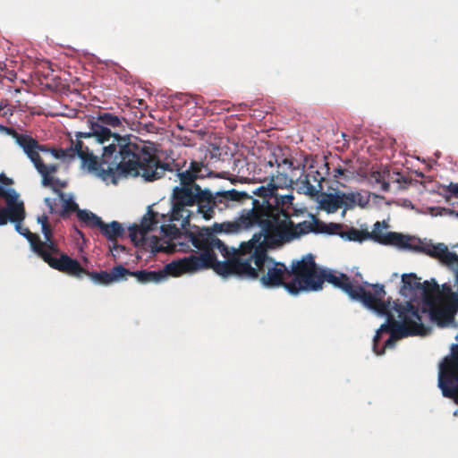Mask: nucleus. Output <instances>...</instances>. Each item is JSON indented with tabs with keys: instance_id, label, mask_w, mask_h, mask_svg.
I'll return each instance as SVG.
<instances>
[{
	"instance_id": "1",
	"label": "nucleus",
	"mask_w": 458,
	"mask_h": 458,
	"mask_svg": "<svg viewBox=\"0 0 458 458\" xmlns=\"http://www.w3.org/2000/svg\"><path fill=\"white\" fill-rule=\"evenodd\" d=\"M256 232L250 240L243 242L238 249L228 248L222 241H216L212 235L206 233L200 241L195 240L201 248L211 246L217 248L218 253L225 258L224 261L210 255L208 268L224 277L237 276L248 280H259L266 288L283 286L288 292V284L294 282L296 276L284 263L276 261L268 255V250L276 249L293 242L286 235L285 230L278 224L276 225H260L243 231ZM212 249L209 248V250Z\"/></svg>"
},
{
	"instance_id": "2",
	"label": "nucleus",
	"mask_w": 458,
	"mask_h": 458,
	"mask_svg": "<svg viewBox=\"0 0 458 458\" xmlns=\"http://www.w3.org/2000/svg\"><path fill=\"white\" fill-rule=\"evenodd\" d=\"M123 117L107 112H99L97 116L88 119L89 131H77L78 138L94 140L105 144L99 163L100 178L116 184L121 178L140 176L146 182L162 178L166 171H172L170 165L162 162L146 146L133 142L130 136H121L112 130L123 127Z\"/></svg>"
},
{
	"instance_id": "3",
	"label": "nucleus",
	"mask_w": 458,
	"mask_h": 458,
	"mask_svg": "<svg viewBox=\"0 0 458 458\" xmlns=\"http://www.w3.org/2000/svg\"><path fill=\"white\" fill-rule=\"evenodd\" d=\"M269 179L267 185H261L252 193L259 199H254L251 195L245 201H251L250 208L242 210L239 217L232 222H224L216 225V232L226 233H238L242 229H249L260 225H276L287 223L293 216H297L300 210L294 206L293 193L280 194V189L293 188V181L285 170L277 169L268 173Z\"/></svg>"
},
{
	"instance_id": "4",
	"label": "nucleus",
	"mask_w": 458,
	"mask_h": 458,
	"mask_svg": "<svg viewBox=\"0 0 458 458\" xmlns=\"http://www.w3.org/2000/svg\"><path fill=\"white\" fill-rule=\"evenodd\" d=\"M209 174L207 165L194 160L191 161L186 170L178 172L180 185L175 186L172 193L173 219H181L182 226L188 223L191 215L187 207L196 206L197 213L204 219L210 220L214 217L216 209L221 212L227 208H233L250 198L247 192L235 189L215 193L208 189H202L196 183V180L205 178Z\"/></svg>"
},
{
	"instance_id": "5",
	"label": "nucleus",
	"mask_w": 458,
	"mask_h": 458,
	"mask_svg": "<svg viewBox=\"0 0 458 458\" xmlns=\"http://www.w3.org/2000/svg\"><path fill=\"white\" fill-rule=\"evenodd\" d=\"M292 272L295 274L296 278L293 283L288 284L290 294L316 292L322 289L323 284L327 282L344 291L352 300L360 301L379 314L387 311L389 302L382 301L386 294L384 285L373 284V293L367 291L362 285L352 284L346 274L320 269L312 254H308L300 260H293Z\"/></svg>"
},
{
	"instance_id": "6",
	"label": "nucleus",
	"mask_w": 458,
	"mask_h": 458,
	"mask_svg": "<svg viewBox=\"0 0 458 458\" xmlns=\"http://www.w3.org/2000/svg\"><path fill=\"white\" fill-rule=\"evenodd\" d=\"M382 301H385L383 299ZM386 301L389 302V306L384 315L387 317V321L381 325L380 328L377 331L374 337V350L377 348L382 333H389L392 335V338L399 340L410 335H427L430 332V327L423 323L419 306L414 305L411 301H407L405 304L394 302L393 309L398 313V318H400V321H397L390 313V300ZM375 352L377 354H382L384 350Z\"/></svg>"
},
{
	"instance_id": "7",
	"label": "nucleus",
	"mask_w": 458,
	"mask_h": 458,
	"mask_svg": "<svg viewBox=\"0 0 458 458\" xmlns=\"http://www.w3.org/2000/svg\"><path fill=\"white\" fill-rule=\"evenodd\" d=\"M191 214H192V212H191ZM191 216V215H190ZM190 218L191 216H189L188 218V223L183 225V226L182 225V221L181 219H173V212L171 213V216H170V221L171 222H179V226L176 225L175 224H168V225H161V232L163 233V236L166 239V241H165V242L166 243V246H157V245H155L154 248L157 251H160V250H167V251H174V250H181V251H184L185 249H184V246H188V244L184 243L183 241H186L187 242H191L192 244V246H194L196 249H198L199 250H200L201 252L199 254H202V253H205L206 250L208 251V253L214 257L216 258L217 256V253H218V250H217V248H213L210 246V249H212L211 250H209V246H207V248H201L198 243L197 242H195V240L197 241H200L201 239V236L202 235L203 237H206V233H209L212 235V238L216 240V241H220L216 233H217L216 230L215 229V225L216 224H215L213 225V230H210L208 228H202V229H199V228H196L195 231H191L189 229H187V226L190 225Z\"/></svg>"
},
{
	"instance_id": "8",
	"label": "nucleus",
	"mask_w": 458,
	"mask_h": 458,
	"mask_svg": "<svg viewBox=\"0 0 458 458\" xmlns=\"http://www.w3.org/2000/svg\"><path fill=\"white\" fill-rule=\"evenodd\" d=\"M210 254L206 250V252L202 254H192L189 257L174 260L158 271L138 270L131 272L129 270L126 276H133L140 284L159 283L165 279L167 275L178 276L183 273L207 269L208 266H210Z\"/></svg>"
},
{
	"instance_id": "9",
	"label": "nucleus",
	"mask_w": 458,
	"mask_h": 458,
	"mask_svg": "<svg viewBox=\"0 0 458 458\" xmlns=\"http://www.w3.org/2000/svg\"><path fill=\"white\" fill-rule=\"evenodd\" d=\"M74 137L75 140L70 139L69 148H53L51 156L55 159L64 161H71L77 157L81 160L82 167L87 168L88 171L94 173L100 178V170H104V166L99 163L98 157L89 149V145L83 142L84 138H78L77 132H75Z\"/></svg>"
},
{
	"instance_id": "10",
	"label": "nucleus",
	"mask_w": 458,
	"mask_h": 458,
	"mask_svg": "<svg viewBox=\"0 0 458 458\" xmlns=\"http://www.w3.org/2000/svg\"><path fill=\"white\" fill-rule=\"evenodd\" d=\"M8 135L12 136L15 142L22 148L35 169L41 176L42 185H51L53 181L50 178L51 174H56L59 170V164H45L40 155L36 152L38 140L29 134L17 132L13 128L9 130Z\"/></svg>"
},
{
	"instance_id": "11",
	"label": "nucleus",
	"mask_w": 458,
	"mask_h": 458,
	"mask_svg": "<svg viewBox=\"0 0 458 458\" xmlns=\"http://www.w3.org/2000/svg\"><path fill=\"white\" fill-rule=\"evenodd\" d=\"M310 220L294 223L291 218L287 223L280 224L293 241L307 235L310 233L315 234L326 233L329 235H339L344 233V225L342 224L329 223L326 224L310 214Z\"/></svg>"
},
{
	"instance_id": "12",
	"label": "nucleus",
	"mask_w": 458,
	"mask_h": 458,
	"mask_svg": "<svg viewBox=\"0 0 458 458\" xmlns=\"http://www.w3.org/2000/svg\"><path fill=\"white\" fill-rule=\"evenodd\" d=\"M18 192L13 188L0 185V225L8 222H22L25 219V207L19 199Z\"/></svg>"
},
{
	"instance_id": "13",
	"label": "nucleus",
	"mask_w": 458,
	"mask_h": 458,
	"mask_svg": "<svg viewBox=\"0 0 458 458\" xmlns=\"http://www.w3.org/2000/svg\"><path fill=\"white\" fill-rule=\"evenodd\" d=\"M403 286L401 293L411 299V302L418 297L421 298L422 305L430 301V298L438 292V284L432 280L421 283L420 278L415 274H405L402 276Z\"/></svg>"
},
{
	"instance_id": "14",
	"label": "nucleus",
	"mask_w": 458,
	"mask_h": 458,
	"mask_svg": "<svg viewBox=\"0 0 458 458\" xmlns=\"http://www.w3.org/2000/svg\"><path fill=\"white\" fill-rule=\"evenodd\" d=\"M55 174H51L50 178L53 182L51 185H43L44 187L50 188L55 193L57 194L58 199L63 202V208L57 211L55 199L46 198L44 199L45 204L47 206L50 214H58L62 218H66L70 214L81 210L78 204L73 200L72 197L67 198L63 189L67 186V182L64 180L55 177Z\"/></svg>"
},
{
	"instance_id": "15",
	"label": "nucleus",
	"mask_w": 458,
	"mask_h": 458,
	"mask_svg": "<svg viewBox=\"0 0 458 458\" xmlns=\"http://www.w3.org/2000/svg\"><path fill=\"white\" fill-rule=\"evenodd\" d=\"M438 386L443 395L453 398L458 391V352L451 359H446L441 366L438 376Z\"/></svg>"
},
{
	"instance_id": "16",
	"label": "nucleus",
	"mask_w": 458,
	"mask_h": 458,
	"mask_svg": "<svg viewBox=\"0 0 458 458\" xmlns=\"http://www.w3.org/2000/svg\"><path fill=\"white\" fill-rule=\"evenodd\" d=\"M53 252H41L38 257L52 268L77 278H81L85 272H87V269L82 267L77 259H72L67 254L59 251V258L53 257Z\"/></svg>"
},
{
	"instance_id": "17",
	"label": "nucleus",
	"mask_w": 458,
	"mask_h": 458,
	"mask_svg": "<svg viewBox=\"0 0 458 458\" xmlns=\"http://www.w3.org/2000/svg\"><path fill=\"white\" fill-rule=\"evenodd\" d=\"M457 311L451 303L445 306H438L435 302V295L430 298V301H426L420 308L421 317L427 315L429 319L440 327L451 325L454 321V315Z\"/></svg>"
},
{
	"instance_id": "18",
	"label": "nucleus",
	"mask_w": 458,
	"mask_h": 458,
	"mask_svg": "<svg viewBox=\"0 0 458 458\" xmlns=\"http://www.w3.org/2000/svg\"><path fill=\"white\" fill-rule=\"evenodd\" d=\"M388 227L386 221L376 222L369 239L384 245H394L400 248H408L410 246V238L395 232L383 233V229Z\"/></svg>"
},
{
	"instance_id": "19",
	"label": "nucleus",
	"mask_w": 458,
	"mask_h": 458,
	"mask_svg": "<svg viewBox=\"0 0 458 458\" xmlns=\"http://www.w3.org/2000/svg\"><path fill=\"white\" fill-rule=\"evenodd\" d=\"M129 273V269L124 267L123 265H117L114 267L110 272L107 271H88L84 275L88 276L94 283L108 285L114 282L126 278V274Z\"/></svg>"
},
{
	"instance_id": "20",
	"label": "nucleus",
	"mask_w": 458,
	"mask_h": 458,
	"mask_svg": "<svg viewBox=\"0 0 458 458\" xmlns=\"http://www.w3.org/2000/svg\"><path fill=\"white\" fill-rule=\"evenodd\" d=\"M416 250L439 259L442 263L451 266L454 261L458 260V255L449 251L445 243L424 244L416 248Z\"/></svg>"
},
{
	"instance_id": "21",
	"label": "nucleus",
	"mask_w": 458,
	"mask_h": 458,
	"mask_svg": "<svg viewBox=\"0 0 458 458\" xmlns=\"http://www.w3.org/2000/svg\"><path fill=\"white\" fill-rule=\"evenodd\" d=\"M313 181L317 182V184H313L310 181V174H304L303 178H300L298 181V192L306 194L310 197H315L318 195L319 191L322 189L320 185V181L317 179L315 175L312 176Z\"/></svg>"
},
{
	"instance_id": "22",
	"label": "nucleus",
	"mask_w": 458,
	"mask_h": 458,
	"mask_svg": "<svg viewBox=\"0 0 458 458\" xmlns=\"http://www.w3.org/2000/svg\"><path fill=\"white\" fill-rule=\"evenodd\" d=\"M98 230L109 242H115L119 237L124 234L123 225L117 221H112L108 224L103 222Z\"/></svg>"
},
{
	"instance_id": "23",
	"label": "nucleus",
	"mask_w": 458,
	"mask_h": 458,
	"mask_svg": "<svg viewBox=\"0 0 458 458\" xmlns=\"http://www.w3.org/2000/svg\"><path fill=\"white\" fill-rule=\"evenodd\" d=\"M41 231L45 238L44 242L40 240L41 251L45 253L53 252L55 254H59V248L57 242L53 238V229L50 224L43 225L41 227Z\"/></svg>"
},
{
	"instance_id": "24",
	"label": "nucleus",
	"mask_w": 458,
	"mask_h": 458,
	"mask_svg": "<svg viewBox=\"0 0 458 458\" xmlns=\"http://www.w3.org/2000/svg\"><path fill=\"white\" fill-rule=\"evenodd\" d=\"M16 231L24 236L30 242V248L38 256L42 252L40 246V237L38 234L31 233L29 228L23 227L21 222H14Z\"/></svg>"
},
{
	"instance_id": "25",
	"label": "nucleus",
	"mask_w": 458,
	"mask_h": 458,
	"mask_svg": "<svg viewBox=\"0 0 458 458\" xmlns=\"http://www.w3.org/2000/svg\"><path fill=\"white\" fill-rule=\"evenodd\" d=\"M77 217L81 222L84 223L86 226L92 229H98L104 222L101 217L86 209L79 210Z\"/></svg>"
},
{
	"instance_id": "26",
	"label": "nucleus",
	"mask_w": 458,
	"mask_h": 458,
	"mask_svg": "<svg viewBox=\"0 0 458 458\" xmlns=\"http://www.w3.org/2000/svg\"><path fill=\"white\" fill-rule=\"evenodd\" d=\"M343 203L340 192H336L335 194L326 195L321 200V207L328 213H335L339 208H343Z\"/></svg>"
},
{
	"instance_id": "27",
	"label": "nucleus",
	"mask_w": 458,
	"mask_h": 458,
	"mask_svg": "<svg viewBox=\"0 0 458 458\" xmlns=\"http://www.w3.org/2000/svg\"><path fill=\"white\" fill-rule=\"evenodd\" d=\"M340 237L348 241L362 242L365 240L369 239L370 233L368 231L359 230L352 227L347 231H344Z\"/></svg>"
},
{
	"instance_id": "28",
	"label": "nucleus",
	"mask_w": 458,
	"mask_h": 458,
	"mask_svg": "<svg viewBox=\"0 0 458 458\" xmlns=\"http://www.w3.org/2000/svg\"><path fill=\"white\" fill-rule=\"evenodd\" d=\"M263 166L265 169H267L268 167L273 169L275 166H276L277 169L285 170L286 172L288 170L295 169L293 162L290 158H283L281 161H279L276 157H273L268 161H265Z\"/></svg>"
},
{
	"instance_id": "29",
	"label": "nucleus",
	"mask_w": 458,
	"mask_h": 458,
	"mask_svg": "<svg viewBox=\"0 0 458 458\" xmlns=\"http://www.w3.org/2000/svg\"><path fill=\"white\" fill-rule=\"evenodd\" d=\"M157 216V213L149 210L147 215L142 217L140 227L142 229L146 235L148 232L154 230L157 227L158 224Z\"/></svg>"
},
{
	"instance_id": "30",
	"label": "nucleus",
	"mask_w": 458,
	"mask_h": 458,
	"mask_svg": "<svg viewBox=\"0 0 458 458\" xmlns=\"http://www.w3.org/2000/svg\"><path fill=\"white\" fill-rule=\"evenodd\" d=\"M439 189L441 190L439 194L445 199V200L451 205H454L455 202H452L451 199L458 198V183L450 182L447 185L441 184Z\"/></svg>"
},
{
	"instance_id": "31",
	"label": "nucleus",
	"mask_w": 458,
	"mask_h": 458,
	"mask_svg": "<svg viewBox=\"0 0 458 458\" xmlns=\"http://www.w3.org/2000/svg\"><path fill=\"white\" fill-rule=\"evenodd\" d=\"M129 235L131 240V242L136 246H143L145 240H146V234L142 231V229L138 225H133L129 227Z\"/></svg>"
},
{
	"instance_id": "32",
	"label": "nucleus",
	"mask_w": 458,
	"mask_h": 458,
	"mask_svg": "<svg viewBox=\"0 0 458 458\" xmlns=\"http://www.w3.org/2000/svg\"><path fill=\"white\" fill-rule=\"evenodd\" d=\"M340 197L342 198L343 207L345 208H352L355 206L357 202V195H354L353 192L351 193H344L340 192Z\"/></svg>"
},
{
	"instance_id": "33",
	"label": "nucleus",
	"mask_w": 458,
	"mask_h": 458,
	"mask_svg": "<svg viewBox=\"0 0 458 458\" xmlns=\"http://www.w3.org/2000/svg\"><path fill=\"white\" fill-rule=\"evenodd\" d=\"M213 111L225 110L229 111L231 109V104L227 101L214 100L211 102Z\"/></svg>"
},
{
	"instance_id": "34",
	"label": "nucleus",
	"mask_w": 458,
	"mask_h": 458,
	"mask_svg": "<svg viewBox=\"0 0 458 458\" xmlns=\"http://www.w3.org/2000/svg\"><path fill=\"white\" fill-rule=\"evenodd\" d=\"M443 294L448 299L449 303L453 305L454 295H457V293L453 292L452 287L446 284L442 285Z\"/></svg>"
},
{
	"instance_id": "35",
	"label": "nucleus",
	"mask_w": 458,
	"mask_h": 458,
	"mask_svg": "<svg viewBox=\"0 0 458 458\" xmlns=\"http://www.w3.org/2000/svg\"><path fill=\"white\" fill-rule=\"evenodd\" d=\"M431 210L432 211L437 210V212L435 214L436 216H437V215L443 216V215H454V214H455L456 216H458V211H454L453 209L446 208H432Z\"/></svg>"
},
{
	"instance_id": "36",
	"label": "nucleus",
	"mask_w": 458,
	"mask_h": 458,
	"mask_svg": "<svg viewBox=\"0 0 458 458\" xmlns=\"http://www.w3.org/2000/svg\"><path fill=\"white\" fill-rule=\"evenodd\" d=\"M53 149V147H49L48 145L40 144L38 141V146L36 147V152L38 155H40V153L46 154L49 153L51 154V150Z\"/></svg>"
},
{
	"instance_id": "37",
	"label": "nucleus",
	"mask_w": 458,
	"mask_h": 458,
	"mask_svg": "<svg viewBox=\"0 0 458 458\" xmlns=\"http://www.w3.org/2000/svg\"><path fill=\"white\" fill-rule=\"evenodd\" d=\"M112 242V245L110 246L111 252H114V251H116V252L122 251L123 252L125 250V247L121 244H118L117 240L115 242Z\"/></svg>"
},
{
	"instance_id": "38",
	"label": "nucleus",
	"mask_w": 458,
	"mask_h": 458,
	"mask_svg": "<svg viewBox=\"0 0 458 458\" xmlns=\"http://www.w3.org/2000/svg\"><path fill=\"white\" fill-rule=\"evenodd\" d=\"M354 195H357V202H356V204L360 205V207H365L368 204V202H369V199L368 198H364L359 192L354 193Z\"/></svg>"
},
{
	"instance_id": "39",
	"label": "nucleus",
	"mask_w": 458,
	"mask_h": 458,
	"mask_svg": "<svg viewBox=\"0 0 458 458\" xmlns=\"http://www.w3.org/2000/svg\"><path fill=\"white\" fill-rule=\"evenodd\" d=\"M371 179L376 182V183H381L382 182V180L385 179L384 175L380 173V172H374L372 173L371 174Z\"/></svg>"
},
{
	"instance_id": "40",
	"label": "nucleus",
	"mask_w": 458,
	"mask_h": 458,
	"mask_svg": "<svg viewBox=\"0 0 458 458\" xmlns=\"http://www.w3.org/2000/svg\"><path fill=\"white\" fill-rule=\"evenodd\" d=\"M0 182L4 185H10L13 183V181L2 173L0 174Z\"/></svg>"
},
{
	"instance_id": "41",
	"label": "nucleus",
	"mask_w": 458,
	"mask_h": 458,
	"mask_svg": "<svg viewBox=\"0 0 458 458\" xmlns=\"http://www.w3.org/2000/svg\"><path fill=\"white\" fill-rule=\"evenodd\" d=\"M38 222L41 225V227L43 225H48V216L47 215H42L38 217Z\"/></svg>"
},
{
	"instance_id": "42",
	"label": "nucleus",
	"mask_w": 458,
	"mask_h": 458,
	"mask_svg": "<svg viewBox=\"0 0 458 458\" xmlns=\"http://www.w3.org/2000/svg\"><path fill=\"white\" fill-rule=\"evenodd\" d=\"M381 191L384 192H387L390 191V184L388 182H386L385 179L382 180V182L380 183Z\"/></svg>"
},
{
	"instance_id": "43",
	"label": "nucleus",
	"mask_w": 458,
	"mask_h": 458,
	"mask_svg": "<svg viewBox=\"0 0 458 458\" xmlns=\"http://www.w3.org/2000/svg\"><path fill=\"white\" fill-rule=\"evenodd\" d=\"M344 173H345V169H344L341 166H339V167H337V168H335L334 170V177L337 178V177H339L341 175H344Z\"/></svg>"
},
{
	"instance_id": "44",
	"label": "nucleus",
	"mask_w": 458,
	"mask_h": 458,
	"mask_svg": "<svg viewBox=\"0 0 458 458\" xmlns=\"http://www.w3.org/2000/svg\"><path fill=\"white\" fill-rule=\"evenodd\" d=\"M82 140H83V142H84L85 144L89 145V149L90 151H92V153L94 154V150H93L90 147H91V145H92L93 143H96V144H99V143H98V142H97V141H96V140H86V139H83Z\"/></svg>"
},
{
	"instance_id": "45",
	"label": "nucleus",
	"mask_w": 458,
	"mask_h": 458,
	"mask_svg": "<svg viewBox=\"0 0 458 458\" xmlns=\"http://www.w3.org/2000/svg\"><path fill=\"white\" fill-rule=\"evenodd\" d=\"M396 340L395 338H392V335H390V337L385 342V348L393 346Z\"/></svg>"
},
{
	"instance_id": "46",
	"label": "nucleus",
	"mask_w": 458,
	"mask_h": 458,
	"mask_svg": "<svg viewBox=\"0 0 458 458\" xmlns=\"http://www.w3.org/2000/svg\"><path fill=\"white\" fill-rule=\"evenodd\" d=\"M9 130H12V127H6V126L0 124V132L1 133H5L8 135Z\"/></svg>"
},
{
	"instance_id": "47",
	"label": "nucleus",
	"mask_w": 458,
	"mask_h": 458,
	"mask_svg": "<svg viewBox=\"0 0 458 458\" xmlns=\"http://www.w3.org/2000/svg\"><path fill=\"white\" fill-rule=\"evenodd\" d=\"M452 306H454V308H456V310H458V292L457 295H454V303Z\"/></svg>"
},
{
	"instance_id": "48",
	"label": "nucleus",
	"mask_w": 458,
	"mask_h": 458,
	"mask_svg": "<svg viewBox=\"0 0 458 458\" xmlns=\"http://www.w3.org/2000/svg\"><path fill=\"white\" fill-rule=\"evenodd\" d=\"M454 265H457V269H456V272L455 273H458V260L457 261H454V264L452 266H454Z\"/></svg>"
},
{
	"instance_id": "49",
	"label": "nucleus",
	"mask_w": 458,
	"mask_h": 458,
	"mask_svg": "<svg viewBox=\"0 0 458 458\" xmlns=\"http://www.w3.org/2000/svg\"><path fill=\"white\" fill-rule=\"evenodd\" d=\"M456 339L458 340V335H457V337H456Z\"/></svg>"
},
{
	"instance_id": "50",
	"label": "nucleus",
	"mask_w": 458,
	"mask_h": 458,
	"mask_svg": "<svg viewBox=\"0 0 458 458\" xmlns=\"http://www.w3.org/2000/svg\"><path fill=\"white\" fill-rule=\"evenodd\" d=\"M456 204L458 205V201L456 202Z\"/></svg>"
}]
</instances>
